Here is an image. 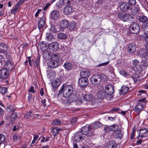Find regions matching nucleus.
<instances>
[{
  "label": "nucleus",
  "instance_id": "4",
  "mask_svg": "<svg viewBox=\"0 0 148 148\" xmlns=\"http://www.w3.org/2000/svg\"><path fill=\"white\" fill-rule=\"evenodd\" d=\"M118 16L119 18L124 22L129 21H132L134 20V18L132 16L125 12H123L119 13Z\"/></svg>",
  "mask_w": 148,
  "mask_h": 148
},
{
  "label": "nucleus",
  "instance_id": "35",
  "mask_svg": "<svg viewBox=\"0 0 148 148\" xmlns=\"http://www.w3.org/2000/svg\"><path fill=\"white\" fill-rule=\"evenodd\" d=\"M116 147V144L114 141L110 142L108 144L106 148H115Z\"/></svg>",
  "mask_w": 148,
  "mask_h": 148
},
{
  "label": "nucleus",
  "instance_id": "5",
  "mask_svg": "<svg viewBox=\"0 0 148 148\" xmlns=\"http://www.w3.org/2000/svg\"><path fill=\"white\" fill-rule=\"evenodd\" d=\"M93 129L89 125L83 127L81 129V132L83 135L90 136L94 134Z\"/></svg>",
  "mask_w": 148,
  "mask_h": 148
},
{
  "label": "nucleus",
  "instance_id": "30",
  "mask_svg": "<svg viewBox=\"0 0 148 148\" xmlns=\"http://www.w3.org/2000/svg\"><path fill=\"white\" fill-rule=\"evenodd\" d=\"M129 90V88L128 87L125 86H123L120 90L119 93L121 95L125 94L127 93Z\"/></svg>",
  "mask_w": 148,
  "mask_h": 148
},
{
  "label": "nucleus",
  "instance_id": "49",
  "mask_svg": "<svg viewBox=\"0 0 148 148\" xmlns=\"http://www.w3.org/2000/svg\"><path fill=\"white\" fill-rule=\"evenodd\" d=\"M146 100L145 98L140 99L138 100V102L144 104V105L145 106L146 105Z\"/></svg>",
  "mask_w": 148,
  "mask_h": 148
},
{
  "label": "nucleus",
  "instance_id": "60",
  "mask_svg": "<svg viewBox=\"0 0 148 148\" xmlns=\"http://www.w3.org/2000/svg\"><path fill=\"white\" fill-rule=\"evenodd\" d=\"M17 117V113L16 112H14L11 115V118L12 119H15Z\"/></svg>",
  "mask_w": 148,
  "mask_h": 148
},
{
  "label": "nucleus",
  "instance_id": "18",
  "mask_svg": "<svg viewBox=\"0 0 148 148\" xmlns=\"http://www.w3.org/2000/svg\"><path fill=\"white\" fill-rule=\"evenodd\" d=\"M47 65L49 68L55 69L58 67L59 64L58 61L53 60L48 62L47 63Z\"/></svg>",
  "mask_w": 148,
  "mask_h": 148
},
{
  "label": "nucleus",
  "instance_id": "10",
  "mask_svg": "<svg viewBox=\"0 0 148 148\" xmlns=\"http://www.w3.org/2000/svg\"><path fill=\"white\" fill-rule=\"evenodd\" d=\"M78 85L81 88H84L88 84V81L87 78L81 77L78 80Z\"/></svg>",
  "mask_w": 148,
  "mask_h": 148
},
{
  "label": "nucleus",
  "instance_id": "14",
  "mask_svg": "<svg viewBox=\"0 0 148 148\" xmlns=\"http://www.w3.org/2000/svg\"><path fill=\"white\" fill-rule=\"evenodd\" d=\"M138 55L141 58H148V51L144 49H140L138 51Z\"/></svg>",
  "mask_w": 148,
  "mask_h": 148
},
{
  "label": "nucleus",
  "instance_id": "64",
  "mask_svg": "<svg viewBox=\"0 0 148 148\" xmlns=\"http://www.w3.org/2000/svg\"><path fill=\"white\" fill-rule=\"evenodd\" d=\"M56 84L60 85L61 83V81L58 79H56L54 81H53Z\"/></svg>",
  "mask_w": 148,
  "mask_h": 148
},
{
  "label": "nucleus",
  "instance_id": "43",
  "mask_svg": "<svg viewBox=\"0 0 148 148\" xmlns=\"http://www.w3.org/2000/svg\"><path fill=\"white\" fill-rule=\"evenodd\" d=\"M6 110L7 112H14L15 110V109L14 108L13 106L10 105L6 108Z\"/></svg>",
  "mask_w": 148,
  "mask_h": 148
},
{
  "label": "nucleus",
  "instance_id": "44",
  "mask_svg": "<svg viewBox=\"0 0 148 148\" xmlns=\"http://www.w3.org/2000/svg\"><path fill=\"white\" fill-rule=\"evenodd\" d=\"M21 138L20 136H18L17 134H14L12 137V139L14 141L19 140Z\"/></svg>",
  "mask_w": 148,
  "mask_h": 148
},
{
  "label": "nucleus",
  "instance_id": "17",
  "mask_svg": "<svg viewBox=\"0 0 148 148\" xmlns=\"http://www.w3.org/2000/svg\"><path fill=\"white\" fill-rule=\"evenodd\" d=\"M145 106V105L141 103L138 102L134 110L136 113H139L141 111Z\"/></svg>",
  "mask_w": 148,
  "mask_h": 148
},
{
  "label": "nucleus",
  "instance_id": "21",
  "mask_svg": "<svg viewBox=\"0 0 148 148\" xmlns=\"http://www.w3.org/2000/svg\"><path fill=\"white\" fill-rule=\"evenodd\" d=\"M90 72L88 70H82L80 71V75L81 77L87 78L90 75Z\"/></svg>",
  "mask_w": 148,
  "mask_h": 148
},
{
  "label": "nucleus",
  "instance_id": "54",
  "mask_svg": "<svg viewBox=\"0 0 148 148\" xmlns=\"http://www.w3.org/2000/svg\"><path fill=\"white\" fill-rule=\"evenodd\" d=\"M128 3L129 5H134L136 4V1L135 0H130Z\"/></svg>",
  "mask_w": 148,
  "mask_h": 148
},
{
  "label": "nucleus",
  "instance_id": "32",
  "mask_svg": "<svg viewBox=\"0 0 148 148\" xmlns=\"http://www.w3.org/2000/svg\"><path fill=\"white\" fill-rule=\"evenodd\" d=\"M46 39L48 41H51L54 39L53 35L50 33H47L46 34Z\"/></svg>",
  "mask_w": 148,
  "mask_h": 148
},
{
  "label": "nucleus",
  "instance_id": "42",
  "mask_svg": "<svg viewBox=\"0 0 148 148\" xmlns=\"http://www.w3.org/2000/svg\"><path fill=\"white\" fill-rule=\"evenodd\" d=\"M40 58L38 57L36 61H34L33 62L34 66L35 67L38 68L40 66Z\"/></svg>",
  "mask_w": 148,
  "mask_h": 148
},
{
  "label": "nucleus",
  "instance_id": "25",
  "mask_svg": "<svg viewBox=\"0 0 148 148\" xmlns=\"http://www.w3.org/2000/svg\"><path fill=\"white\" fill-rule=\"evenodd\" d=\"M123 136V132L121 130H119L113 134V136L116 138H122Z\"/></svg>",
  "mask_w": 148,
  "mask_h": 148
},
{
  "label": "nucleus",
  "instance_id": "34",
  "mask_svg": "<svg viewBox=\"0 0 148 148\" xmlns=\"http://www.w3.org/2000/svg\"><path fill=\"white\" fill-rule=\"evenodd\" d=\"M60 58V55L58 53H52L51 54L50 59L53 60L57 61Z\"/></svg>",
  "mask_w": 148,
  "mask_h": 148
},
{
  "label": "nucleus",
  "instance_id": "13",
  "mask_svg": "<svg viewBox=\"0 0 148 148\" xmlns=\"http://www.w3.org/2000/svg\"><path fill=\"white\" fill-rule=\"evenodd\" d=\"M48 47L51 50L53 51H56L59 49V43L57 42H52L49 45Z\"/></svg>",
  "mask_w": 148,
  "mask_h": 148
},
{
  "label": "nucleus",
  "instance_id": "62",
  "mask_svg": "<svg viewBox=\"0 0 148 148\" xmlns=\"http://www.w3.org/2000/svg\"><path fill=\"white\" fill-rule=\"evenodd\" d=\"M32 95L31 93H29L28 97V100L29 101H32Z\"/></svg>",
  "mask_w": 148,
  "mask_h": 148
},
{
  "label": "nucleus",
  "instance_id": "61",
  "mask_svg": "<svg viewBox=\"0 0 148 148\" xmlns=\"http://www.w3.org/2000/svg\"><path fill=\"white\" fill-rule=\"evenodd\" d=\"M51 85L52 86V87L54 88H57L59 86V85H58V84H56L54 82H53L51 83Z\"/></svg>",
  "mask_w": 148,
  "mask_h": 148
},
{
  "label": "nucleus",
  "instance_id": "36",
  "mask_svg": "<svg viewBox=\"0 0 148 148\" xmlns=\"http://www.w3.org/2000/svg\"><path fill=\"white\" fill-rule=\"evenodd\" d=\"M75 26L76 23L74 21H73L69 23L68 27L70 31H72L75 29Z\"/></svg>",
  "mask_w": 148,
  "mask_h": 148
},
{
  "label": "nucleus",
  "instance_id": "19",
  "mask_svg": "<svg viewBox=\"0 0 148 148\" xmlns=\"http://www.w3.org/2000/svg\"><path fill=\"white\" fill-rule=\"evenodd\" d=\"M73 9L71 6L67 5L65 7L64 9V13L66 15L71 14L73 11Z\"/></svg>",
  "mask_w": 148,
  "mask_h": 148
},
{
  "label": "nucleus",
  "instance_id": "37",
  "mask_svg": "<svg viewBox=\"0 0 148 148\" xmlns=\"http://www.w3.org/2000/svg\"><path fill=\"white\" fill-rule=\"evenodd\" d=\"M64 66L66 70H70L72 69V65L71 63L66 62L64 64Z\"/></svg>",
  "mask_w": 148,
  "mask_h": 148
},
{
  "label": "nucleus",
  "instance_id": "7",
  "mask_svg": "<svg viewBox=\"0 0 148 148\" xmlns=\"http://www.w3.org/2000/svg\"><path fill=\"white\" fill-rule=\"evenodd\" d=\"M130 31L131 33L136 34L140 30L138 24L136 22H133L130 25Z\"/></svg>",
  "mask_w": 148,
  "mask_h": 148
},
{
  "label": "nucleus",
  "instance_id": "6",
  "mask_svg": "<svg viewBox=\"0 0 148 148\" xmlns=\"http://www.w3.org/2000/svg\"><path fill=\"white\" fill-rule=\"evenodd\" d=\"M9 72L7 69L4 68L0 70V82L8 79L9 78Z\"/></svg>",
  "mask_w": 148,
  "mask_h": 148
},
{
  "label": "nucleus",
  "instance_id": "55",
  "mask_svg": "<svg viewBox=\"0 0 148 148\" xmlns=\"http://www.w3.org/2000/svg\"><path fill=\"white\" fill-rule=\"evenodd\" d=\"M19 8H17V7L16 6H15V8L14 9L12 10H11V13H12V14H16V13L18 11V9Z\"/></svg>",
  "mask_w": 148,
  "mask_h": 148
},
{
  "label": "nucleus",
  "instance_id": "56",
  "mask_svg": "<svg viewBox=\"0 0 148 148\" xmlns=\"http://www.w3.org/2000/svg\"><path fill=\"white\" fill-rule=\"evenodd\" d=\"M72 0H62V2L63 5H66V4H70Z\"/></svg>",
  "mask_w": 148,
  "mask_h": 148
},
{
  "label": "nucleus",
  "instance_id": "9",
  "mask_svg": "<svg viewBox=\"0 0 148 148\" xmlns=\"http://www.w3.org/2000/svg\"><path fill=\"white\" fill-rule=\"evenodd\" d=\"M70 96V98L66 100L68 104H70L72 102H77V101H79V100L80 101V99H79V97H78L77 94L75 95L72 93Z\"/></svg>",
  "mask_w": 148,
  "mask_h": 148
},
{
  "label": "nucleus",
  "instance_id": "45",
  "mask_svg": "<svg viewBox=\"0 0 148 148\" xmlns=\"http://www.w3.org/2000/svg\"><path fill=\"white\" fill-rule=\"evenodd\" d=\"M50 31L51 32L56 33L58 32L55 25H52L51 26Z\"/></svg>",
  "mask_w": 148,
  "mask_h": 148
},
{
  "label": "nucleus",
  "instance_id": "38",
  "mask_svg": "<svg viewBox=\"0 0 148 148\" xmlns=\"http://www.w3.org/2000/svg\"><path fill=\"white\" fill-rule=\"evenodd\" d=\"M102 126L103 124L99 121L95 122L92 124V127L94 128L97 129L101 127Z\"/></svg>",
  "mask_w": 148,
  "mask_h": 148
},
{
  "label": "nucleus",
  "instance_id": "39",
  "mask_svg": "<svg viewBox=\"0 0 148 148\" xmlns=\"http://www.w3.org/2000/svg\"><path fill=\"white\" fill-rule=\"evenodd\" d=\"M58 38L61 40H65L66 38V35L64 33H60L57 35Z\"/></svg>",
  "mask_w": 148,
  "mask_h": 148
},
{
  "label": "nucleus",
  "instance_id": "57",
  "mask_svg": "<svg viewBox=\"0 0 148 148\" xmlns=\"http://www.w3.org/2000/svg\"><path fill=\"white\" fill-rule=\"evenodd\" d=\"M25 0H20L17 3L16 6L17 7V8H19L20 7L19 5L23 3L24 2Z\"/></svg>",
  "mask_w": 148,
  "mask_h": 148
},
{
  "label": "nucleus",
  "instance_id": "28",
  "mask_svg": "<svg viewBox=\"0 0 148 148\" xmlns=\"http://www.w3.org/2000/svg\"><path fill=\"white\" fill-rule=\"evenodd\" d=\"M121 10L123 11H127L130 9V6L128 4L126 3H122L120 6Z\"/></svg>",
  "mask_w": 148,
  "mask_h": 148
},
{
  "label": "nucleus",
  "instance_id": "48",
  "mask_svg": "<svg viewBox=\"0 0 148 148\" xmlns=\"http://www.w3.org/2000/svg\"><path fill=\"white\" fill-rule=\"evenodd\" d=\"M62 49L65 54H67L70 51L69 48L67 46H65V47H64V48H62Z\"/></svg>",
  "mask_w": 148,
  "mask_h": 148
},
{
  "label": "nucleus",
  "instance_id": "26",
  "mask_svg": "<svg viewBox=\"0 0 148 148\" xmlns=\"http://www.w3.org/2000/svg\"><path fill=\"white\" fill-rule=\"evenodd\" d=\"M39 46L42 51L46 49L49 46L48 43L45 42L43 41H41L39 43Z\"/></svg>",
  "mask_w": 148,
  "mask_h": 148
},
{
  "label": "nucleus",
  "instance_id": "2",
  "mask_svg": "<svg viewBox=\"0 0 148 148\" xmlns=\"http://www.w3.org/2000/svg\"><path fill=\"white\" fill-rule=\"evenodd\" d=\"M106 76L103 74L93 75L90 79V81L93 85H97L99 84L101 80H105Z\"/></svg>",
  "mask_w": 148,
  "mask_h": 148
},
{
  "label": "nucleus",
  "instance_id": "3",
  "mask_svg": "<svg viewBox=\"0 0 148 148\" xmlns=\"http://www.w3.org/2000/svg\"><path fill=\"white\" fill-rule=\"evenodd\" d=\"M78 95L79 97L80 100L79 102H82L84 104H88L93 100L94 97L91 94H79Z\"/></svg>",
  "mask_w": 148,
  "mask_h": 148
},
{
  "label": "nucleus",
  "instance_id": "11",
  "mask_svg": "<svg viewBox=\"0 0 148 148\" xmlns=\"http://www.w3.org/2000/svg\"><path fill=\"white\" fill-rule=\"evenodd\" d=\"M85 136L81 132H77L74 136V140L77 142H80L84 139Z\"/></svg>",
  "mask_w": 148,
  "mask_h": 148
},
{
  "label": "nucleus",
  "instance_id": "53",
  "mask_svg": "<svg viewBox=\"0 0 148 148\" xmlns=\"http://www.w3.org/2000/svg\"><path fill=\"white\" fill-rule=\"evenodd\" d=\"M144 33L145 34H148V23L145 24L144 29Z\"/></svg>",
  "mask_w": 148,
  "mask_h": 148
},
{
  "label": "nucleus",
  "instance_id": "47",
  "mask_svg": "<svg viewBox=\"0 0 148 148\" xmlns=\"http://www.w3.org/2000/svg\"><path fill=\"white\" fill-rule=\"evenodd\" d=\"M61 123L62 122L60 120L58 119H57L53 121L52 123L53 125H59L61 124Z\"/></svg>",
  "mask_w": 148,
  "mask_h": 148
},
{
  "label": "nucleus",
  "instance_id": "15",
  "mask_svg": "<svg viewBox=\"0 0 148 148\" xmlns=\"http://www.w3.org/2000/svg\"><path fill=\"white\" fill-rule=\"evenodd\" d=\"M105 90L108 95H112L114 92V86L112 84L107 85L106 86Z\"/></svg>",
  "mask_w": 148,
  "mask_h": 148
},
{
  "label": "nucleus",
  "instance_id": "41",
  "mask_svg": "<svg viewBox=\"0 0 148 148\" xmlns=\"http://www.w3.org/2000/svg\"><path fill=\"white\" fill-rule=\"evenodd\" d=\"M138 20L140 22L145 23L148 20L147 18L145 16H140L138 18Z\"/></svg>",
  "mask_w": 148,
  "mask_h": 148
},
{
  "label": "nucleus",
  "instance_id": "8",
  "mask_svg": "<svg viewBox=\"0 0 148 148\" xmlns=\"http://www.w3.org/2000/svg\"><path fill=\"white\" fill-rule=\"evenodd\" d=\"M5 69H7L8 71H11L15 68V65L12 61L10 60H7L5 64Z\"/></svg>",
  "mask_w": 148,
  "mask_h": 148
},
{
  "label": "nucleus",
  "instance_id": "59",
  "mask_svg": "<svg viewBox=\"0 0 148 148\" xmlns=\"http://www.w3.org/2000/svg\"><path fill=\"white\" fill-rule=\"evenodd\" d=\"M32 115L33 114L31 112H27L26 114V116L27 119L31 118Z\"/></svg>",
  "mask_w": 148,
  "mask_h": 148
},
{
  "label": "nucleus",
  "instance_id": "40",
  "mask_svg": "<svg viewBox=\"0 0 148 148\" xmlns=\"http://www.w3.org/2000/svg\"><path fill=\"white\" fill-rule=\"evenodd\" d=\"M59 130H61L60 129H59L57 127H54L52 128V132L54 136H56L59 133Z\"/></svg>",
  "mask_w": 148,
  "mask_h": 148
},
{
  "label": "nucleus",
  "instance_id": "58",
  "mask_svg": "<svg viewBox=\"0 0 148 148\" xmlns=\"http://www.w3.org/2000/svg\"><path fill=\"white\" fill-rule=\"evenodd\" d=\"M141 64L142 66H147L148 65V62L146 60L143 61L141 62Z\"/></svg>",
  "mask_w": 148,
  "mask_h": 148
},
{
  "label": "nucleus",
  "instance_id": "50",
  "mask_svg": "<svg viewBox=\"0 0 148 148\" xmlns=\"http://www.w3.org/2000/svg\"><path fill=\"white\" fill-rule=\"evenodd\" d=\"M142 138L140 137L139 136L138 138V140L136 142V144L137 145H139L142 143L143 142V141H144V140H143L142 139Z\"/></svg>",
  "mask_w": 148,
  "mask_h": 148
},
{
  "label": "nucleus",
  "instance_id": "22",
  "mask_svg": "<svg viewBox=\"0 0 148 148\" xmlns=\"http://www.w3.org/2000/svg\"><path fill=\"white\" fill-rule=\"evenodd\" d=\"M60 16L59 12L57 10H53L51 14V17L52 19L56 20L59 18Z\"/></svg>",
  "mask_w": 148,
  "mask_h": 148
},
{
  "label": "nucleus",
  "instance_id": "29",
  "mask_svg": "<svg viewBox=\"0 0 148 148\" xmlns=\"http://www.w3.org/2000/svg\"><path fill=\"white\" fill-rule=\"evenodd\" d=\"M69 24V22L67 20H63L60 22V27L61 28L64 29L68 27Z\"/></svg>",
  "mask_w": 148,
  "mask_h": 148
},
{
  "label": "nucleus",
  "instance_id": "33",
  "mask_svg": "<svg viewBox=\"0 0 148 148\" xmlns=\"http://www.w3.org/2000/svg\"><path fill=\"white\" fill-rule=\"evenodd\" d=\"M119 126L116 124H114L108 126V131H116L118 129Z\"/></svg>",
  "mask_w": 148,
  "mask_h": 148
},
{
  "label": "nucleus",
  "instance_id": "27",
  "mask_svg": "<svg viewBox=\"0 0 148 148\" xmlns=\"http://www.w3.org/2000/svg\"><path fill=\"white\" fill-rule=\"evenodd\" d=\"M8 50L7 45L4 43H0V53H4Z\"/></svg>",
  "mask_w": 148,
  "mask_h": 148
},
{
  "label": "nucleus",
  "instance_id": "24",
  "mask_svg": "<svg viewBox=\"0 0 148 148\" xmlns=\"http://www.w3.org/2000/svg\"><path fill=\"white\" fill-rule=\"evenodd\" d=\"M136 46L134 43L130 44L128 47V51L130 53H134L136 51Z\"/></svg>",
  "mask_w": 148,
  "mask_h": 148
},
{
  "label": "nucleus",
  "instance_id": "23",
  "mask_svg": "<svg viewBox=\"0 0 148 148\" xmlns=\"http://www.w3.org/2000/svg\"><path fill=\"white\" fill-rule=\"evenodd\" d=\"M45 18L44 17H42L39 20L38 23V27L40 30V29L43 27L45 25Z\"/></svg>",
  "mask_w": 148,
  "mask_h": 148
},
{
  "label": "nucleus",
  "instance_id": "52",
  "mask_svg": "<svg viewBox=\"0 0 148 148\" xmlns=\"http://www.w3.org/2000/svg\"><path fill=\"white\" fill-rule=\"evenodd\" d=\"M132 77L133 79L134 83H136L137 82L138 80V78H139V76L138 75H135L133 76H132Z\"/></svg>",
  "mask_w": 148,
  "mask_h": 148
},
{
  "label": "nucleus",
  "instance_id": "1",
  "mask_svg": "<svg viewBox=\"0 0 148 148\" xmlns=\"http://www.w3.org/2000/svg\"><path fill=\"white\" fill-rule=\"evenodd\" d=\"M73 90V88L72 86L64 84L62 88L59 90V94L62 93L63 97L67 98L71 94Z\"/></svg>",
  "mask_w": 148,
  "mask_h": 148
},
{
  "label": "nucleus",
  "instance_id": "46",
  "mask_svg": "<svg viewBox=\"0 0 148 148\" xmlns=\"http://www.w3.org/2000/svg\"><path fill=\"white\" fill-rule=\"evenodd\" d=\"M7 89L5 87H0V93L2 94H5L7 92Z\"/></svg>",
  "mask_w": 148,
  "mask_h": 148
},
{
  "label": "nucleus",
  "instance_id": "63",
  "mask_svg": "<svg viewBox=\"0 0 148 148\" xmlns=\"http://www.w3.org/2000/svg\"><path fill=\"white\" fill-rule=\"evenodd\" d=\"M77 119L76 117H74L72 118L71 120V123L72 124H73L76 123L77 121Z\"/></svg>",
  "mask_w": 148,
  "mask_h": 148
},
{
  "label": "nucleus",
  "instance_id": "16",
  "mask_svg": "<svg viewBox=\"0 0 148 148\" xmlns=\"http://www.w3.org/2000/svg\"><path fill=\"white\" fill-rule=\"evenodd\" d=\"M108 95L104 90L99 91L97 93V96L99 99H103Z\"/></svg>",
  "mask_w": 148,
  "mask_h": 148
},
{
  "label": "nucleus",
  "instance_id": "51",
  "mask_svg": "<svg viewBox=\"0 0 148 148\" xmlns=\"http://www.w3.org/2000/svg\"><path fill=\"white\" fill-rule=\"evenodd\" d=\"M120 73L121 75L124 76L125 77L128 76L129 75V74L125 72L124 70H121L120 71Z\"/></svg>",
  "mask_w": 148,
  "mask_h": 148
},
{
  "label": "nucleus",
  "instance_id": "20",
  "mask_svg": "<svg viewBox=\"0 0 148 148\" xmlns=\"http://www.w3.org/2000/svg\"><path fill=\"white\" fill-rule=\"evenodd\" d=\"M139 135L141 138H144L148 136V129L140 130Z\"/></svg>",
  "mask_w": 148,
  "mask_h": 148
},
{
  "label": "nucleus",
  "instance_id": "31",
  "mask_svg": "<svg viewBox=\"0 0 148 148\" xmlns=\"http://www.w3.org/2000/svg\"><path fill=\"white\" fill-rule=\"evenodd\" d=\"M51 54V53L50 51H45L43 53L42 56L45 60H48L50 58Z\"/></svg>",
  "mask_w": 148,
  "mask_h": 148
},
{
  "label": "nucleus",
  "instance_id": "12",
  "mask_svg": "<svg viewBox=\"0 0 148 148\" xmlns=\"http://www.w3.org/2000/svg\"><path fill=\"white\" fill-rule=\"evenodd\" d=\"M139 61L137 59H134L132 61V65L133 66L135 67V69H137L136 70L137 73H140L142 71V69L141 66L139 65ZM136 70V69H134Z\"/></svg>",
  "mask_w": 148,
  "mask_h": 148
}]
</instances>
